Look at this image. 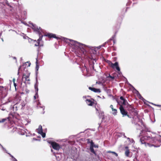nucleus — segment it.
Returning a JSON list of instances; mask_svg holds the SVG:
<instances>
[{
    "instance_id": "72a5a7b5",
    "label": "nucleus",
    "mask_w": 161,
    "mask_h": 161,
    "mask_svg": "<svg viewBox=\"0 0 161 161\" xmlns=\"http://www.w3.org/2000/svg\"><path fill=\"white\" fill-rule=\"evenodd\" d=\"M47 142L49 143L52 146V145H53V143H54V142H53L51 141H47Z\"/></svg>"
},
{
    "instance_id": "5fc2aeb1",
    "label": "nucleus",
    "mask_w": 161,
    "mask_h": 161,
    "mask_svg": "<svg viewBox=\"0 0 161 161\" xmlns=\"http://www.w3.org/2000/svg\"><path fill=\"white\" fill-rule=\"evenodd\" d=\"M23 38H24L26 39L27 38H28L29 37L27 36H24Z\"/></svg>"
},
{
    "instance_id": "1a4fd4ad",
    "label": "nucleus",
    "mask_w": 161,
    "mask_h": 161,
    "mask_svg": "<svg viewBox=\"0 0 161 161\" xmlns=\"http://www.w3.org/2000/svg\"><path fill=\"white\" fill-rule=\"evenodd\" d=\"M119 109L120 111V113L122 115L123 117L127 115L128 112H127L124 109L122 105H120L119 107Z\"/></svg>"
},
{
    "instance_id": "69168bd1",
    "label": "nucleus",
    "mask_w": 161,
    "mask_h": 161,
    "mask_svg": "<svg viewBox=\"0 0 161 161\" xmlns=\"http://www.w3.org/2000/svg\"><path fill=\"white\" fill-rule=\"evenodd\" d=\"M102 98H103V99H105V97H104V96H103V97H102Z\"/></svg>"
},
{
    "instance_id": "a18cd8bd",
    "label": "nucleus",
    "mask_w": 161,
    "mask_h": 161,
    "mask_svg": "<svg viewBox=\"0 0 161 161\" xmlns=\"http://www.w3.org/2000/svg\"><path fill=\"white\" fill-rule=\"evenodd\" d=\"M112 40L111 39V38H110V39H109L107 42V43H109L110 42H111L112 41Z\"/></svg>"
},
{
    "instance_id": "7c9ffc66",
    "label": "nucleus",
    "mask_w": 161,
    "mask_h": 161,
    "mask_svg": "<svg viewBox=\"0 0 161 161\" xmlns=\"http://www.w3.org/2000/svg\"><path fill=\"white\" fill-rule=\"evenodd\" d=\"M42 108V109L43 111V114H44V113H45V111H44V110L45 109V107L43 106H40H40H38V108Z\"/></svg>"
},
{
    "instance_id": "c756f323",
    "label": "nucleus",
    "mask_w": 161,
    "mask_h": 161,
    "mask_svg": "<svg viewBox=\"0 0 161 161\" xmlns=\"http://www.w3.org/2000/svg\"><path fill=\"white\" fill-rule=\"evenodd\" d=\"M130 153V151L129 150H126L125 152V155L127 156H128Z\"/></svg>"
},
{
    "instance_id": "7ed1b4c3",
    "label": "nucleus",
    "mask_w": 161,
    "mask_h": 161,
    "mask_svg": "<svg viewBox=\"0 0 161 161\" xmlns=\"http://www.w3.org/2000/svg\"><path fill=\"white\" fill-rule=\"evenodd\" d=\"M32 26V29L34 31L36 34H38L39 36L42 35V33H44L43 30L40 27H38L36 25L33 24L32 23H29Z\"/></svg>"
},
{
    "instance_id": "6e6552de",
    "label": "nucleus",
    "mask_w": 161,
    "mask_h": 161,
    "mask_svg": "<svg viewBox=\"0 0 161 161\" xmlns=\"http://www.w3.org/2000/svg\"><path fill=\"white\" fill-rule=\"evenodd\" d=\"M52 144V148L55 150L56 152H58L60 148H62L61 146L56 142H54V143H53Z\"/></svg>"
},
{
    "instance_id": "f8f14e48",
    "label": "nucleus",
    "mask_w": 161,
    "mask_h": 161,
    "mask_svg": "<svg viewBox=\"0 0 161 161\" xmlns=\"http://www.w3.org/2000/svg\"><path fill=\"white\" fill-rule=\"evenodd\" d=\"M10 118L9 117H8L1 119H0V123H7V122H9L10 120Z\"/></svg>"
},
{
    "instance_id": "9d476101",
    "label": "nucleus",
    "mask_w": 161,
    "mask_h": 161,
    "mask_svg": "<svg viewBox=\"0 0 161 161\" xmlns=\"http://www.w3.org/2000/svg\"><path fill=\"white\" fill-rule=\"evenodd\" d=\"M53 154L56 157L57 159L59 160L61 158L63 154L62 153H58V152H54L53 153Z\"/></svg>"
},
{
    "instance_id": "0eeeda50",
    "label": "nucleus",
    "mask_w": 161,
    "mask_h": 161,
    "mask_svg": "<svg viewBox=\"0 0 161 161\" xmlns=\"http://www.w3.org/2000/svg\"><path fill=\"white\" fill-rule=\"evenodd\" d=\"M110 66L113 69H115L116 70L118 71H120V68H119V63L118 62H116L114 63H113L112 62H110Z\"/></svg>"
},
{
    "instance_id": "a211bd4d",
    "label": "nucleus",
    "mask_w": 161,
    "mask_h": 161,
    "mask_svg": "<svg viewBox=\"0 0 161 161\" xmlns=\"http://www.w3.org/2000/svg\"><path fill=\"white\" fill-rule=\"evenodd\" d=\"M37 130H38L37 132L38 134L41 133L43 131L42 127L41 125H40L39 126L38 128L37 129Z\"/></svg>"
},
{
    "instance_id": "4468645a",
    "label": "nucleus",
    "mask_w": 161,
    "mask_h": 161,
    "mask_svg": "<svg viewBox=\"0 0 161 161\" xmlns=\"http://www.w3.org/2000/svg\"><path fill=\"white\" fill-rule=\"evenodd\" d=\"M89 89L90 90L95 93H97V92L100 93L101 92L100 91V90L99 89L96 88H95V87H89Z\"/></svg>"
},
{
    "instance_id": "c03bdc74",
    "label": "nucleus",
    "mask_w": 161,
    "mask_h": 161,
    "mask_svg": "<svg viewBox=\"0 0 161 161\" xmlns=\"http://www.w3.org/2000/svg\"><path fill=\"white\" fill-rule=\"evenodd\" d=\"M144 132H146V131L145 130H141L140 134H141V133L143 134V133H144Z\"/></svg>"
},
{
    "instance_id": "8fccbe9b",
    "label": "nucleus",
    "mask_w": 161,
    "mask_h": 161,
    "mask_svg": "<svg viewBox=\"0 0 161 161\" xmlns=\"http://www.w3.org/2000/svg\"><path fill=\"white\" fill-rule=\"evenodd\" d=\"M12 58H13V59H15L16 60V62H17V58H16L15 57H12Z\"/></svg>"
},
{
    "instance_id": "79ce46f5",
    "label": "nucleus",
    "mask_w": 161,
    "mask_h": 161,
    "mask_svg": "<svg viewBox=\"0 0 161 161\" xmlns=\"http://www.w3.org/2000/svg\"><path fill=\"white\" fill-rule=\"evenodd\" d=\"M8 154L10 156V157H11L12 158V159H13V158H14V157L10 153H8Z\"/></svg>"
},
{
    "instance_id": "de8ad7c7",
    "label": "nucleus",
    "mask_w": 161,
    "mask_h": 161,
    "mask_svg": "<svg viewBox=\"0 0 161 161\" xmlns=\"http://www.w3.org/2000/svg\"><path fill=\"white\" fill-rule=\"evenodd\" d=\"M11 160H12V161H17V160L15 158H13V159H11Z\"/></svg>"
},
{
    "instance_id": "4be33fe9",
    "label": "nucleus",
    "mask_w": 161,
    "mask_h": 161,
    "mask_svg": "<svg viewBox=\"0 0 161 161\" xmlns=\"http://www.w3.org/2000/svg\"><path fill=\"white\" fill-rule=\"evenodd\" d=\"M25 104L24 102H23L19 104L20 108H21V109H23L24 108Z\"/></svg>"
},
{
    "instance_id": "ea45409f",
    "label": "nucleus",
    "mask_w": 161,
    "mask_h": 161,
    "mask_svg": "<svg viewBox=\"0 0 161 161\" xmlns=\"http://www.w3.org/2000/svg\"><path fill=\"white\" fill-rule=\"evenodd\" d=\"M33 140H34V141H40L41 140V139H37L35 138H33Z\"/></svg>"
},
{
    "instance_id": "c9c22d12",
    "label": "nucleus",
    "mask_w": 161,
    "mask_h": 161,
    "mask_svg": "<svg viewBox=\"0 0 161 161\" xmlns=\"http://www.w3.org/2000/svg\"><path fill=\"white\" fill-rule=\"evenodd\" d=\"M5 3L7 5H8V6L11 7V6L10 5V4L9 3L8 1L7 0H6L5 1Z\"/></svg>"
},
{
    "instance_id": "a19ab883",
    "label": "nucleus",
    "mask_w": 161,
    "mask_h": 161,
    "mask_svg": "<svg viewBox=\"0 0 161 161\" xmlns=\"http://www.w3.org/2000/svg\"><path fill=\"white\" fill-rule=\"evenodd\" d=\"M92 69L96 71V69H94V65L93 64V65H92Z\"/></svg>"
},
{
    "instance_id": "0e129e2a",
    "label": "nucleus",
    "mask_w": 161,
    "mask_h": 161,
    "mask_svg": "<svg viewBox=\"0 0 161 161\" xmlns=\"http://www.w3.org/2000/svg\"><path fill=\"white\" fill-rule=\"evenodd\" d=\"M97 97L98 98H101V97H100L99 96H98Z\"/></svg>"
},
{
    "instance_id": "aec40b11",
    "label": "nucleus",
    "mask_w": 161,
    "mask_h": 161,
    "mask_svg": "<svg viewBox=\"0 0 161 161\" xmlns=\"http://www.w3.org/2000/svg\"><path fill=\"white\" fill-rule=\"evenodd\" d=\"M30 73H29L27 75H25V74H23V77L26 80L30 81V79H29V76H30Z\"/></svg>"
},
{
    "instance_id": "f704fd0d",
    "label": "nucleus",
    "mask_w": 161,
    "mask_h": 161,
    "mask_svg": "<svg viewBox=\"0 0 161 161\" xmlns=\"http://www.w3.org/2000/svg\"><path fill=\"white\" fill-rule=\"evenodd\" d=\"M117 32V31H116L115 32V33L114 34V35H113L112 36V37L111 38V39L112 40H114V38L115 37V36H116V34Z\"/></svg>"
},
{
    "instance_id": "6ab92c4d",
    "label": "nucleus",
    "mask_w": 161,
    "mask_h": 161,
    "mask_svg": "<svg viewBox=\"0 0 161 161\" xmlns=\"http://www.w3.org/2000/svg\"><path fill=\"white\" fill-rule=\"evenodd\" d=\"M34 87L35 90L36 95H37V96H38V85H35Z\"/></svg>"
},
{
    "instance_id": "49530a36",
    "label": "nucleus",
    "mask_w": 161,
    "mask_h": 161,
    "mask_svg": "<svg viewBox=\"0 0 161 161\" xmlns=\"http://www.w3.org/2000/svg\"><path fill=\"white\" fill-rule=\"evenodd\" d=\"M152 103L153 104H154V105H156V106H157L158 107H161V105H156V104H154L153 103Z\"/></svg>"
},
{
    "instance_id": "3c124183",
    "label": "nucleus",
    "mask_w": 161,
    "mask_h": 161,
    "mask_svg": "<svg viewBox=\"0 0 161 161\" xmlns=\"http://www.w3.org/2000/svg\"><path fill=\"white\" fill-rule=\"evenodd\" d=\"M38 97V96H37V95H36V94H35V95L34 96V99H36V97Z\"/></svg>"
},
{
    "instance_id": "c85d7f7f",
    "label": "nucleus",
    "mask_w": 161,
    "mask_h": 161,
    "mask_svg": "<svg viewBox=\"0 0 161 161\" xmlns=\"http://www.w3.org/2000/svg\"><path fill=\"white\" fill-rule=\"evenodd\" d=\"M39 134H41L43 138H44L46 136V133L43 131L41 133Z\"/></svg>"
},
{
    "instance_id": "b1692460",
    "label": "nucleus",
    "mask_w": 161,
    "mask_h": 161,
    "mask_svg": "<svg viewBox=\"0 0 161 161\" xmlns=\"http://www.w3.org/2000/svg\"><path fill=\"white\" fill-rule=\"evenodd\" d=\"M86 141L87 142L88 144H90V146H91L92 145V143L93 142V141L92 140L90 139H86Z\"/></svg>"
},
{
    "instance_id": "393cba45",
    "label": "nucleus",
    "mask_w": 161,
    "mask_h": 161,
    "mask_svg": "<svg viewBox=\"0 0 161 161\" xmlns=\"http://www.w3.org/2000/svg\"><path fill=\"white\" fill-rule=\"evenodd\" d=\"M37 74H38V72H36V83H35V85H38V79H37Z\"/></svg>"
},
{
    "instance_id": "dca6fc26",
    "label": "nucleus",
    "mask_w": 161,
    "mask_h": 161,
    "mask_svg": "<svg viewBox=\"0 0 161 161\" xmlns=\"http://www.w3.org/2000/svg\"><path fill=\"white\" fill-rule=\"evenodd\" d=\"M86 103L87 104L90 106L93 105V104L94 103L93 102H92L90 99H87L86 100Z\"/></svg>"
},
{
    "instance_id": "13d9d810",
    "label": "nucleus",
    "mask_w": 161,
    "mask_h": 161,
    "mask_svg": "<svg viewBox=\"0 0 161 161\" xmlns=\"http://www.w3.org/2000/svg\"><path fill=\"white\" fill-rule=\"evenodd\" d=\"M34 45H35V46H38V47H39L38 43H37V44H35Z\"/></svg>"
},
{
    "instance_id": "2f4dec72",
    "label": "nucleus",
    "mask_w": 161,
    "mask_h": 161,
    "mask_svg": "<svg viewBox=\"0 0 161 161\" xmlns=\"http://www.w3.org/2000/svg\"><path fill=\"white\" fill-rule=\"evenodd\" d=\"M102 122H105L106 121V120L105 119V117L104 116H103L102 117Z\"/></svg>"
},
{
    "instance_id": "09e8293b",
    "label": "nucleus",
    "mask_w": 161,
    "mask_h": 161,
    "mask_svg": "<svg viewBox=\"0 0 161 161\" xmlns=\"http://www.w3.org/2000/svg\"><path fill=\"white\" fill-rule=\"evenodd\" d=\"M107 43V42H105L104 43H103L102 45H101V46L104 47V46H105V44H106Z\"/></svg>"
},
{
    "instance_id": "052dcab7",
    "label": "nucleus",
    "mask_w": 161,
    "mask_h": 161,
    "mask_svg": "<svg viewBox=\"0 0 161 161\" xmlns=\"http://www.w3.org/2000/svg\"><path fill=\"white\" fill-rule=\"evenodd\" d=\"M112 40L113 41V42H114V44H115V39H114V40Z\"/></svg>"
},
{
    "instance_id": "4c0bfd02",
    "label": "nucleus",
    "mask_w": 161,
    "mask_h": 161,
    "mask_svg": "<svg viewBox=\"0 0 161 161\" xmlns=\"http://www.w3.org/2000/svg\"><path fill=\"white\" fill-rule=\"evenodd\" d=\"M24 66V65H23L20 66L19 67V69H18V74H17L18 75H19V71L20 70V69H21V67L22 66Z\"/></svg>"
},
{
    "instance_id": "58836bf2",
    "label": "nucleus",
    "mask_w": 161,
    "mask_h": 161,
    "mask_svg": "<svg viewBox=\"0 0 161 161\" xmlns=\"http://www.w3.org/2000/svg\"><path fill=\"white\" fill-rule=\"evenodd\" d=\"M37 108H38V106L41 105V103H40V102L38 101L37 103Z\"/></svg>"
},
{
    "instance_id": "bf43d9fd",
    "label": "nucleus",
    "mask_w": 161,
    "mask_h": 161,
    "mask_svg": "<svg viewBox=\"0 0 161 161\" xmlns=\"http://www.w3.org/2000/svg\"><path fill=\"white\" fill-rule=\"evenodd\" d=\"M131 140V142H132V143L135 142L134 141V140L133 139H132Z\"/></svg>"
},
{
    "instance_id": "864d4df0",
    "label": "nucleus",
    "mask_w": 161,
    "mask_h": 161,
    "mask_svg": "<svg viewBox=\"0 0 161 161\" xmlns=\"http://www.w3.org/2000/svg\"><path fill=\"white\" fill-rule=\"evenodd\" d=\"M25 63H28V64H29V65H28V66H29H29H30L31 64V63H30L29 62H26Z\"/></svg>"
},
{
    "instance_id": "a878e982",
    "label": "nucleus",
    "mask_w": 161,
    "mask_h": 161,
    "mask_svg": "<svg viewBox=\"0 0 161 161\" xmlns=\"http://www.w3.org/2000/svg\"><path fill=\"white\" fill-rule=\"evenodd\" d=\"M99 116L100 118H101V117L104 116V114L103 112L102 111H100V112H99Z\"/></svg>"
},
{
    "instance_id": "e2e57ef3",
    "label": "nucleus",
    "mask_w": 161,
    "mask_h": 161,
    "mask_svg": "<svg viewBox=\"0 0 161 161\" xmlns=\"http://www.w3.org/2000/svg\"><path fill=\"white\" fill-rule=\"evenodd\" d=\"M51 151L53 153L55 152H53V150L52 149H51ZM55 152H56V151Z\"/></svg>"
},
{
    "instance_id": "f3484780",
    "label": "nucleus",
    "mask_w": 161,
    "mask_h": 161,
    "mask_svg": "<svg viewBox=\"0 0 161 161\" xmlns=\"http://www.w3.org/2000/svg\"><path fill=\"white\" fill-rule=\"evenodd\" d=\"M110 108L112 109V111H113V114L114 115H116L117 114V110L115 109H114L113 108V105H111L110 106Z\"/></svg>"
},
{
    "instance_id": "39448f33",
    "label": "nucleus",
    "mask_w": 161,
    "mask_h": 161,
    "mask_svg": "<svg viewBox=\"0 0 161 161\" xmlns=\"http://www.w3.org/2000/svg\"><path fill=\"white\" fill-rule=\"evenodd\" d=\"M128 110L130 112L133 113V114L135 115H136L138 114V112L136 109L134 108L130 104H128L127 106Z\"/></svg>"
},
{
    "instance_id": "37998d69",
    "label": "nucleus",
    "mask_w": 161,
    "mask_h": 161,
    "mask_svg": "<svg viewBox=\"0 0 161 161\" xmlns=\"http://www.w3.org/2000/svg\"><path fill=\"white\" fill-rule=\"evenodd\" d=\"M120 100H121L123 101V100H124L125 99V98H124L123 97L121 96L120 97Z\"/></svg>"
},
{
    "instance_id": "ddd939ff",
    "label": "nucleus",
    "mask_w": 161,
    "mask_h": 161,
    "mask_svg": "<svg viewBox=\"0 0 161 161\" xmlns=\"http://www.w3.org/2000/svg\"><path fill=\"white\" fill-rule=\"evenodd\" d=\"M43 36V35H41V36H39V37L37 40V42H36V40L34 41L35 42H36L37 43H38L39 47H42L43 46V44H40V42L42 40Z\"/></svg>"
},
{
    "instance_id": "20e7f679",
    "label": "nucleus",
    "mask_w": 161,
    "mask_h": 161,
    "mask_svg": "<svg viewBox=\"0 0 161 161\" xmlns=\"http://www.w3.org/2000/svg\"><path fill=\"white\" fill-rule=\"evenodd\" d=\"M127 84L131 88L133 92L136 94L137 96L140 99L142 100L143 101H144V100H145V99L140 94L139 92L132 85H131L128 82H127Z\"/></svg>"
},
{
    "instance_id": "2eb2a0df",
    "label": "nucleus",
    "mask_w": 161,
    "mask_h": 161,
    "mask_svg": "<svg viewBox=\"0 0 161 161\" xmlns=\"http://www.w3.org/2000/svg\"><path fill=\"white\" fill-rule=\"evenodd\" d=\"M81 70L83 73H85L86 72L87 73L89 72V69L87 68V67L86 64H84V66H83L81 68Z\"/></svg>"
},
{
    "instance_id": "412c9836",
    "label": "nucleus",
    "mask_w": 161,
    "mask_h": 161,
    "mask_svg": "<svg viewBox=\"0 0 161 161\" xmlns=\"http://www.w3.org/2000/svg\"><path fill=\"white\" fill-rule=\"evenodd\" d=\"M0 146L2 148L3 151L5 153H6L8 154V152L7 151L6 149L3 147V146L0 143Z\"/></svg>"
},
{
    "instance_id": "680f3d73",
    "label": "nucleus",
    "mask_w": 161,
    "mask_h": 161,
    "mask_svg": "<svg viewBox=\"0 0 161 161\" xmlns=\"http://www.w3.org/2000/svg\"><path fill=\"white\" fill-rule=\"evenodd\" d=\"M51 151L53 153L55 152H53V150L52 149H51ZM55 152H56V151Z\"/></svg>"
},
{
    "instance_id": "473e14b6",
    "label": "nucleus",
    "mask_w": 161,
    "mask_h": 161,
    "mask_svg": "<svg viewBox=\"0 0 161 161\" xmlns=\"http://www.w3.org/2000/svg\"><path fill=\"white\" fill-rule=\"evenodd\" d=\"M39 68V65L38 64H36V72H38L37 71L38 70Z\"/></svg>"
},
{
    "instance_id": "f03ea898",
    "label": "nucleus",
    "mask_w": 161,
    "mask_h": 161,
    "mask_svg": "<svg viewBox=\"0 0 161 161\" xmlns=\"http://www.w3.org/2000/svg\"><path fill=\"white\" fill-rule=\"evenodd\" d=\"M143 135H145L144 137L141 138L140 139V142H141L142 144H144L146 146H148L149 147L154 146L155 147H159V146H155V145L154 144H151L149 143L146 144L145 141L144 140V139H147V140H149L151 139V142H153L155 140V138L154 137H152L151 136H148L147 134H144Z\"/></svg>"
},
{
    "instance_id": "603ef678",
    "label": "nucleus",
    "mask_w": 161,
    "mask_h": 161,
    "mask_svg": "<svg viewBox=\"0 0 161 161\" xmlns=\"http://www.w3.org/2000/svg\"><path fill=\"white\" fill-rule=\"evenodd\" d=\"M36 64H38V60H37V58H36Z\"/></svg>"
},
{
    "instance_id": "5701e85b",
    "label": "nucleus",
    "mask_w": 161,
    "mask_h": 161,
    "mask_svg": "<svg viewBox=\"0 0 161 161\" xmlns=\"http://www.w3.org/2000/svg\"><path fill=\"white\" fill-rule=\"evenodd\" d=\"M106 76L107 78H110L112 80H114L115 78L114 76H111L110 74L107 75Z\"/></svg>"
},
{
    "instance_id": "e433bc0d",
    "label": "nucleus",
    "mask_w": 161,
    "mask_h": 161,
    "mask_svg": "<svg viewBox=\"0 0 161 161\" xmlns=\"http://www.w3.org/2000/svg\"><path fill=\"white\" fill-rule=\"evenodd\" d=\"M13 82H14V86L15 87V89L16 90V86H17V84H16V83H15V79H13Z\"/></svg>"
},
{
    "instance_id": "bb28decb",
    "label": "nucleus",
    "mask_w": 161,
    "mask_h": 161,
    "mask_svg": "<svg viewBox=\"0 0 161 161\" xmlns=\"http://www.w3.org/2000/svg\"><path fill=\"white\" fill-rule=\"evenodd\" d=\"M108 153H111L115 155V156H116V157H117L118 156V155L117 153H116V152H115L111 151H108Z\"/></svg>"
},
{
    "instance_id": "774afa93",
    "label": "nucleus",
    "mask_w": 161,
    "mask_h": 161,
    "mask_svg": "<svg viewBox=\"0 0 161 161\" xmlns=\"http://www.w3.org/2000/svg\"><path fill=\"white\" fill-rule=\"evenodd\" d=\"M24 134H24V132H22V133L21 134L22 135H24Z\"/></svg>"
},
{
    "instance_id": "f257e3e1",
    "label": "nucleus",
    "mask_w": 161,
    "mask_h": 161,
    "mask_svg": "<svg viewBox=\"0 0 161 161\" xmlns=\"http://www.w3.org/2000/svg\"><path fill=\"white\" fill-rule=\"evenodd\" d=\"M43 36H47L49 38H53L57 39V40L60 39L62 40H64L67 43H69V44L70 43L68 41H69L71 42L70 44L72 45L75 46H76L78 47L81 50L83 54H84L85 52L86 53L88 51V47L85 44L80 43L72 39H69L61 36H60L59 37H57L56 36L55 34L49 33H47V34L44 35Z\"/></svg>"
},
{
    "instance_id": "6e6d98bb",
    "label": "nucleus",
    "mask_w": 161,
    "mask_h": 161,
    "mask_svg": "<svg viewBox=\"0 0 161 161\" xmlns=\"http://www.w3.org/2000/svg\"><path fill=\"white\" fill-rule=\"evenodd\" d=\"M123 136H124V138H127V137H126V136L125 135V133H123Z\"/></svg>"
},
{
    "instance_id": "4d7b16f0",
    "label": "nucleus",
    "mask_w": 161,
    "mask_h": 161,
    "mask_svg": "<svg viewBox=\"0 0 161 161\" xmlns=\"http://www.w3.org/2000/svg\"><path fill=\"white\" fill-rule=\"evenodd\" d=\"M126 116H128V117L129 118H131L132 117L130 115H129L128 114H127V115Z\"/></svg>"
},
{
    "instance_id": "423d86ee",
    "label": "nucleus",
    "mask_w": 161,
    "mask_h": 161,
    "mask_svg": "<svg viewBox=\"0 0 161 161\" xmlns=\"http://www.w3.org/2000/svg\"><path fill=\"white\" fill-rule=\"evenodd\" d=\"M94 147L97 148L98 147V146L97 145H95L93 142L92 143L91 145L90 146L89 149L91 153H93L95 156H97V154L96 151H95L93 148Z\"/></svg>"
},
{
    "instance_id": "9b49d317",
    "label": "nucleus",
    "mask_w": 161,
    "mask_h": 161,
    "mask_svg": "<svg viewBox=\"0 0 161 161\" xmlns=\"http://www.w3.org/2000/svg\"><path fill=\"white\" fill-rule=\"evenodd\" d=\"M116 101L118 103V104L119 105H122V104H123L124 105H127V106L128 105V104H129L125 99L124 100H123V102L122 103L121 102H119L117 100H116Z\"/></svg>"
},
{
    "instance_id": "338daca9",
    "label": "nucleus",
    "mask_w": 161,
    "mask_h": 161,
    "mask_svg": "<svg viewBox=\"0 0 161 161\" xmlns=\"http://www.w3.org/2000/svg\"><path fill=\"white\" fill-rule=\"evenodd\" d=\"M130 3H127V4H126V5H128V4H129Z\"/></svg>"
},
{
    "instance_id": "cd10ccee",
    "label": "nucleus",
    "mask_w": 161,
    "mask_h": 161,
    "mask_svg": "<svg viewBox=\"0 0 161 161\" xmlns=\"http://www.w3.org/2000/svg\"><path fill=\"white\" fill-rule=\"evenodd\" d=\"M18 104L17 103H16L15 104L14 106V108H15V110L16 111L18 109V108H20L19 106V107L18 106Z\"/></svg>"
}]
</instances>
